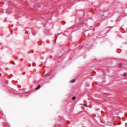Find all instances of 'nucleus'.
I'll list each match as a JSON object with an SVG mask.
<instances>
[{"label":"nucleus","mask_w":127,"mask_h":127,"mask_svg":"<svg viewBox=\"0 0 127 127\" xmlns=\"http://www.w3.org/2000/svg\"><path fill=\"white\" fill-rule=\"evenodd\" d=\"M118 67L119 68H122L123 67V64H122V63H120L119 64Z\"/></svg>","instance_id":"1"},{"label":"nucleus","mask_w":127,"mask_h":127,"mask_svg":"<svg viewBox=\"0 0 127 127\" xmlns=\"http://www.w3.org/2000/svg\"><path fill=\"white\" fill-rule=\"evenodd\" d=\"M75 79H72L70 81V83H75Z\"/></svg>","instance_id":"2"},{"label":"nucleus","mask_w":127,"mask_h":127,"mask_svg":"<svg viewBox=\"0 0 127 127\" xmlns=\"http://www.w3.org/2000/svg\"><path fill=\"white\" fill-rule=\"evenodd\" d=\"M38 89H40V85H38V86L35 88V90H38Z\"/></svg>","instance_id":"3"},{"label":"nucleus","mask_w":127,"mask_h":127,"mask_svg":"<svg viewBox=\"0 0 127 127\" xmlns=\"http://www.w3.org/2000/svg\"><path fill=\"white\" fill-rule=\"evenodd\" d=\"M72 99L73 101H75V100H76V97L73 96Z\"/></svg>","instance_id":"4"},{"label":"nucleus","mask_w":127,"mask_h":127,"mask_svg":"<svg viewBox=\"0 0 127 127\" xmlns=\"http://www.w3.org/2000/svg\"><path fill=\"white\" fill-rule=\"evenodd\" d=\"M127 73L126 72H125L124 73V76H127Z\"/></svg>","instance_id":"5"},{"label":"nucleus","mask_w":127,"mask_h":127,"mask_svg":"<svg viewBox=\"0 0 127 127\" xmlns=\"http://www.w3.org/2000/svg\"><path fill=\"white\" fill-rule=\"evenodd\" d=\"M84 106H85V107H87V106H88V105H87L86 104H84Z\"/></svg>","instance_id":"6"}]
</instances>
